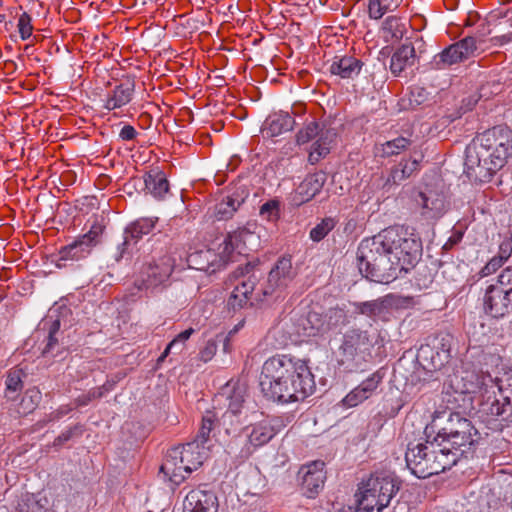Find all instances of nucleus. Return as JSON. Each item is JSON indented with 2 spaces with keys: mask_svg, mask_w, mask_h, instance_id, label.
<instances>
[{
  "mask_svg": "<svg viewBox=\"0 0 512 512\" xmlns=\"http://www.w3.org/2000/svg\"><path fill=\"white\" fill-rule=\"evenodd\" d=\"M422 243L404 226H392L361 241L357 260L359 271L377 283H390L398 272L408 271L419 260Z\"/></svg>",
  "mask_w": 512,
  "mask_h": 512,
  "instance_id": "nucleus-1",
  "label": "nucleus"
},
{
  "mask_svg": "<svg viewBox=\"0 0 512 512\" xmlns=\"http://www.w3.org/2000/svg\"><path fill=\"white\" fill-rule=\"evenodd\" d=\"M259 385L267 399L282 404L302 401L315 388L307 363L290 355L268 358L263 363Z\"/></svg>",
  "mask_w": 512,
  "mask_h": 512,
  "instance_id": "nucleus-2",
  "label": "nucleus"
},
{
  "mask_svg": "<svg viewBox=\"0 0 512 512\" xmlns=\"http://www.w3.org/2000/svg\"><path fill=\"white\" fill-rule=\"evenodd\" d=\"M465 172L474 181L488 182L512 156V130L496 126L477 135L466 148Z\"/></svg>",
  "mask_w": 512,
  "mask_h": 512,
  "instance_id": "nucleus-3",
  "label": "nucleus"
},
{
  "mask_svg": "<svg viewBox=\"0 0 512 512\" xmlns=\"http://www.w3.org/2000/svg\"><path fill=\"white\" fill-rule=\"evenodd\" d=\"M206 455L204 446L195 441L174 447L168 451L160 472L173 484L180 485L192 471L203 464Z\"/></svg>",
  "mask_w": 512,
  "mask_h": 512,
  "instance_id": "nucleus-4",
  "label": "nucleus"
},
{
  "mask_svg": "<svg viewBox=\"0 0 512 512\" xmlns=\"http://www.w3.org/2000/svg\"><path fill=\"white\" fill-rule=\"evenodd\" d=\"M398 487L391 476L372 474L359 486L358 506L360 511L381 512L395 496Z\"/></svg>",
  "mask_w": 512,
  "mask_h": 512,
  "instance_id": "nucleus-5",
  "label": "nucleus"
},
{
  "mask_svg": "<svg viewBox=\"0 0 512 512\" xmlns=\"http://www.w3.org/2000/svg\"><path fill=\"white\" fill-rule=\"evenodd\" d=\"M373 342L368 332L359 329H352L344 335L340 350L343 355L342 362H355L356 364L365 361L370 356Z\"/></svg>",
  "mask_w": 512,
  "mask_h": 512,
  "instance_id": "nucleus-6",
  "label": "nucleus"
},
{
  "mask_svg": "<svg viewBox=\"0 0 512 512\" xmlns=\"http://www.w3.org/2000/svg\"><path fill=\"white\" fill-rule=\"evenodd\" d=\"M413 202L425 219H438L446 211V198L442 191L426 186L412 195Z\"/></svg>",
  "mask_w": 512,
  "mask_h": 512,
  "instance_id": "nucleus-7",
  "label": "nucleus"
},
{
  "mask_svg": "<svg viewBox=\"0 0 512 512\" xmlns=\"http://www.w3.org/2000/svg\"><path fill=\"white\" fill-rule=\"evenodd\" d=\"M259 226L256 223H248L245 227L229 233L222 245L230 252V259L233 260V253L243 254L247 250H257L260 246Z\"/></svg>",
  "mask_w": 512,
  "mask_h": 512,
  "instance_id": "nucleus-8",
  "label": "nucleus"
},
{
  "mask_svg": "<svg viewBox=\"0 0 512 512\" xmlns=\"http://www.w3.org/2000/svg\"><path fill=\"white\" fill-rule=\"evenodd\" d=\"M484 310L494 318H502L512 312V287L489 285L483 297Z\"/></svg>",
  "mask_w": 512,
  "mask_h": 512,
  "instance_id": "nucleus-9",
  "label": "nucleus"
},
{
  "mask_svg": "<svg viewBox=\"0 0 512 512\" xmlns=\"http://www.w3.org/2000/svg\"><path fill=\"white\" fill-rule=\"evenodd\" d=\"M229 261H231L230 252H227L222 244L219 246L218 253L212 249H203L192 252L187 257V263L190 268L209 274L215 273Z\"/></svg>",
  "mask_w": 512,
  "mask_h": 512,
  "instance_id": "nucleus-10",
  "label": "nucleus"
},
{
  "mask_svg": "<svg viewBox=\"0 0 512 512\" xmlns=\"http://www.w3.org/2000/svg\"><path fill=\"white\" fill-rule=\"evenodd\" d=\"M475 51L476 40L474 37L468 36L434 56L432 64L436 69H444L468 59L474 55Z\"/></svg>",
  "mask_w": 512,
  "mask_h": 512,
  "instance_id": "nucleus-11",
  "label": "nucleus"
},
{
  "mask_svg": "<svg viewBox=\"0 0 512 512\" xmlns=\"http://www.w3.org/2000/svg\"><path fill=\"white\" fill-rule=\"evenodd\" d=\"M175 262L169 255L160 257L157 261L148 263L141 270L140 289L157 287L165 283L171 276Z\"/></svg>",
  "mask_w": 512,
  "mask_h": 512,
  "instance_id": "nucleus-12",
  "label": "nucleus"
},
{
  "mask_svg": "<svg viewBox=\"0 0 512 512\" xmlns=\"http://www.w3.org/2000/svg\"><path fill=\"white\" fill-rule=\"evenodd\" d=\"M428 452H431L433 461L430 466L420 469V473H435L439 474L446 469L455 465L460 457V453L453 451L448 445L443 444L439 438H434L433 441L428 442Z\"/></svg>",
  "mask_w": 512,
  "mask_h": 512,
  "instance_id": "nucleus-13",
  "label": "nucleus"
},
{
  "mask_svg": "<svg viewBox=\"0 0 512 512\" xmlns=\"http://www.w3.org/2000/svg\"><path fill=\"white\" fill-rule=\"evenodd\" d=\"M293 277L291 260L289 258H281L269 272L267 280L263 284V294L266 296H278L292 281Z\"/></svg>",
  "mask_w": 512,
  "mask_h": 512,
  "instance_id": "nucleus-14",
  "label": "nucleus"
},
{
  "mask_svg": "<svg viewBox=\"0 0 512 512\" xmlns=\"http://www.w3.org/2000/svg\"><path fill=\"white\" fill-rule=\"evenodd\" d=\"M301 485L307 497H314L323 488L326 480L325 463L317 460L302 466L299 470Z\"/></svg>",
  "mask_w": 512,
  "mask_h": 512,
  "instance_id": "nucleus-15",
  "label": "nucleus"
},
{
  "mask_svg": "<svg viewBox=\"0 0 512 512\" xmlns=\"http://www.w3.org/2000/svg\"><path fill=\"white\" fill-rule=\"evenodd\" d=\"M382 380L383 374L380 371L374 372L343 398V405L352 408L369 399L376 392Z\"/></svg>",
  "mask_w": 512,
  "mask_h": 512,
  "instance_id": "nucleus-16",
  "label": "nucleus"
},
{
  "mask_svg": "<svg viewBox=\"0 0 512 512\" xmlns=\"http://www.w3.org/2000/svg\"><path fill=\"white\" fill-rule=\"evenodd\" d=\"M184 512H217L218 499L211 491L193 489L183 502Z\"/></svg>",
  "mask_w": 512,
  "mask_h": 512,
  "instance_id": "nucleus-17",
  "label": "nucleus"
},
{
  "mask_svg": "<svg viewBox=\"0 0 512 512\" xmlns=\"http://www.w3.org/2000/svg\"><path fill=\"white\" fill-rule=\"evenodd\" d=\"M428 442L418 443L415 446H409L406 452V463L411 472L418 478H428L435 473H420L422 468L430 466L433 461L431 452H428Z\"/></svg>",
  "mask_w": 512,
  "mask_h": 512,
  "instance_id": "nucleus-18",
  "label": "nucleus"
},
{
  "mask_svg": "<svg viewBox=\"0 0 512 512\" xmlns=\"http://www.w3.org/2000/svg\"><path fill=\"white\" fill-rule=\"evenodd\" d=\"M256 281L257 278L254 274L238 277L228 298V306L233 310L244 307L255 289Z\"/></svg>",
  "mask_w": 512,
  "mask_h": 512,
  "instance_id": "nucleus-19",
  "label": "nucleus"
},
{
  "mask_svg": "<svg viewBox=\"0 0 512 512\" xmlns=\"http://www.w3.org/2000/svg\"><path fill=\"white\" fill-rule=\"evenodd\" d=\"M249 444L254 448L267 444L277 433L272 420L263 419L247 426L244 430Z\"/></svg>",
  "mask_w": 512,
  "mask_h": 512,
  "instance_id": "nucleus-20",
  "label": "nucleus"
},
{
  "mask_svg": "<svg viewBox=\"0 0 512 512\" xmlns=\"http://www.w3.org/2000/svg\"><path fill=\"white\" fill-rule=\"evenodd\" d=\"M294 124V118L288 113H274L265 120L261 132L263 137L273 138L282 133L291 131Z\"/></svg>",
  "mask_w": 512,
  "mask_h": 512,
  "instance_id": "nucleus-21",
  "label": "nucleus"
},
{
  "mask_svg": "<svg viewBox=\"0 0 512 512\" xmlns=\"http://www.w3.org/2000/svg\"><path fill=\"white\" fill-rule=\"evenodd\" d=\"M416 63L415 48L411 43L403 44L392 55L390 70L395 76L401 75L404 71L412 68Z\"/></svg>",
  "mask_w": 512,
  "mask_h": 512,
  "instance_id": "nucleus-22",
  "label": "nucleus"
},
{
  "mask_svg": "<svg viewBox=\"0 0 512 512\" xmlns=\"http://www.w3.org/2000/svg\"><path fill=\"white\" fill-rule=\"evenodd\" d=\"M91 251L92 248L79 237L71 244L59 250L57 266L65 267L68 261L74 262L85 259L90 255Z\"/></svg>",
  "mask_w": 512,
  "mask_h": 512,
  "instance_id": "nucleus-23",
  "label": "nucleus"
},
{
  "mask_svg": "<svg viewBox=\"0 0 512 512\" xmlns=\"http://www.w3.org/2000/svg\"><path fill=\"white\" fill-rule=\"evenodd\" d=\"M336 131L333 128H321L317 140L311 146L309 161L317 163L321 158L329 154L336 139Z\"/></svg>",
  "mask_w": 512,
  "mask_h": 512,
  "instance_id": "nucleus-24",
  "label": "nucleus"
},
{
  "mask_svg": "<svg viewBox=\"0 0 512 512\" xmlns=\"http://www.w3.org/2000/svg\"><path fill=\"white\" fill-rule=\"evenodd\" d=\"M300 321L301 328L297 329L294 333L297 338L315 337L327 332L324 316L315 311L309 312Z\"/></svg>",
  "mask_w": 512,
  "mask_h": 512,
  "instance_id": "nucleus-25",
  "label": "nucleus"
},
{
  "mask_svg": "<svg viewBox=\"0 0 512 512\" xmlns=\"http://www.w3.org/2000/svg\"><path fill=\"white\" fill-rule=\"evenodd\" d=\"M325 181L326 176L322 172L308 175L296 190L299 201L304 203L315 197L321 191Z\"/></svg>",
  "mask_w": 512,
  "mask_h": 512,
  "instance_id": "nucleus-26",
  "label": "nucleus"
},
{
  "mask_svg": "<svg viewBox=\"0 0 512 512\" xmlns=\"http://www.w3.org/2000/svg\"><path fill=\"white\" fill-rule=\"evenodd\" d=\"M361 66V62L352 56L335 57L330 66V72L341 78L349 79L360 73Z\"/></svg>",
  "mask_w": 512,
  "mask_h": 512,
  "instance_id": "nucleus-27",
  "label": "nucleus"
},
{
  "mask_svg": "<svg viewBox=\"0 0 512 512\" xmlns=\"http://www.w3.org/2000/svg\"><path fill=\"white\" fill-rule=\"evenodd\" d=\"M355 310L367 317L388 321L390 314L384 297L354 304Z\"/></svg>",
  "mask_w": 512,
  "mask_h": 512,
  "instance_id": "nucleus-28",
  "label": "nucleus"
},
{
  "mask_svg": "<svg viewBox=\"0 0 512 512\" xmlns=\"http://www.w3.org/2000/svg\"><path fill=\"white\" fill-rule=\"evenodd\" d=\"M134 84L131 82L117 85L108 95L104 107L108 110L121 108L132 100Z\"/></svg>",
  "mask_w": 512,
  "mask_h": 512,
  "instance_id": "nucleus-29",
  "label": "nucleus"
},
{
  "mask_svg": "<svg viewBox=\"0 0 512 512\" xmlns=\"http://www.w3.org/2000/svg\"><path fill=\"white\" fill-rule=\"evenodd\" d=\"M245 391V386L239 383H228L226 385V387L223 390V394L227 396L229 403L228 410L223 415L224 418L228 417L230 414L237 415L241 411V408L243 407L244 403Z\"/></svg>",
  "mask_w": 512,
  "mask_h": 512,
  "instance_id": "nucleus-30",
  "label": "nucleus"
},
{
  "mask_svg": "<svg viewBox=\"0 0 512 512\" xmlns=\"http://www.w3.org/2000/svg\"><path fill=\"white\" fill-rule=\"evenodd\" d=\"M475 433H453V434H444V431H440L436 438L445 444L448 445L453 451H457L460 453V456L465 451L464 448H469L475 441Z\"/></svg>",
  "mask_w": 512,
  "mask_h": 512,
  "instance_id": "nucleus-31",
  "label": "nucleus"
},
{
  "mask_svg": "<svg viewBox=\"0 0 512 512\" xmlns=\"http://www.w3.org/2000/svg\"><path fill=\"white\" fill-rule=\"evenodd\" d=\"M406 32L405 23L396 16H388L382 23L380 35L385 42H396L402 39Z\"/></svg>",
  "mask_w": 512,
  "mask_h": 512,
  "instance_id": "nucleus-32",
  "label": "nucleus"
},
{
  "mask_svg": "<svg viewBox=\"0 0 512 512\" xmlns=\"http://www.w3.org/2000/svg\"><path fill=\"white\" fill-rule=\"evenodd\" d=\"M145 189L155 198L163 199L169 191V183L163 172L148 173L144 177Z\"/></svg>",
  "mask_w": 512,
  "mask_h": 512,
  "instance_id": "nucleus-33",
  "label": "nucleus"
},
{
  "mask_svg": "<svg viewBox=\"0 0 512 512\" xmlns=\"http://www.w3.org/2000/svg\"><path fill=\"white\" fill-rule=\"evenodd\" d=\"M418 169L419 162L416 159L402 161L391 170L385 185H398Z\"/></svg>",
  "mask_w": 512,
  "mask_h": 512,
  "instance_id": "nucleus-34",
  "label": "nucleus"
},
{
  "mask_svg": "<svg viewBox=\"0 0 512 512\" xmlns=\"http://www.w3.org/2000/svg\"><path fill=\"white\" fill-rule=\"evenodd\" d=\"M155 226V221L151 218H142L130 225L125 231L124 245H130V241L134 243L143 235L148 234Z\"/></svg>",
  "mask_w": 512,
  "mask_h": 512,
  "instance_id": "nucleus-35",
  "label": "nucleus"
},
{
  "mask_svg": "<svg viewBox=\"0 0 512 512\" xmlns=\"http://www.w3.org/2000/svg\"><path fill=\"white\" fill-rule=\"evenodd\" d=\"M25 374L22 369H11L6 378L5 398L9 401H15L23 389V378Z\"/></svg>",
  "mask_w": 512,
  "mask_h": 512,
  "instance_id": "nucleus-36",
  "label": "nucleus"
},
{
  "mask_svg": "<svg viewBox=\"0 0 512 512\" xmlns=\"http://www.w3.org/2000/svg\"><path fill=\"white\" fill-rule=\"evenodd\" d=\"M444 431V434H453V433H475L477 434V430L472 425L471 421L466 418H462L459 414H452L448 420V423L445 427L441 429Z\"/></svg>",
  "mask_w": 512,
  "mask_h": 512,
  "instance_id": "nucleus-37",
  "label": "nucleus"
},
{
  "mask_svg": "<svg viewBox=\"0 0 512 512\" xmlns=\"http://www.w3.org/2000/svg\"><path fill=\"white\" fill-rule=\"evenodd\" d=\"M402 0H369L368 13L371 19H380L387 12L394 11Z\"/></svg>",
  "mask_w": 512,
  "mask_h": 512,
  "instance_id": "nucleus-38",
  "label": "nucleus"
},
{
  "mask_svg": "<svg viewBox=\"0 0 512 512\" xmlns=\"http://www.w3.org/2000/svg\"><path fill=\"white\" fill-rule=\"evenodd\" d=\"M218 423L217 415L213 411H206L202 417L201 426L195 442L204 446L210 439L211 432L214 430Z\"/></svg>",
  "mask_w": 512,
  "mask_h": 512,
  "instance_id": "nucleus-39",
  "label": "nucleus"
},
{
  "mask_svg": "<svg viewBox=\"0 0 512 512\" xmlns=\"http://www.w3.org/2000/svg\"><path fill=\"white\" fill-rule=\"evenodd\" d=\"M41 399L42 394L39 389L36 387L29 388L20 401L18 413L22 415L32 413L41 402Z\"/></svg>",
  "mask_w": 512,
  "mask_h": 512,
  "instance_id": "nucleus-40",
  "label": "nucleus"
},
{
  "mask_svg": "<svg viewBox=\"0 0 512 512\" xmlns=\"http://www.w3.org/2000/svg\"><path fill=\"white\" fill-rule=\"evenodd\" d=\"M487 378L498 389L502 400L507 404H512V371L505 372L503 376L496 377L494 380L490 376Z\"/></svg>",
  "mask_w": 512,
  "mask_h": 512,
  "instance_id": "nucleus-41",
  "label": "nucleus"
},
{
  "mask_svg": "<svg viewBox=\"0 0 512 512\" xmlns=\"http://www.w3.org/2000/svg\"><path fill=\"white\" fill-rule=\"evenodd\" d=\"M410 143L411 142L408 138L397 137L393 140L381 144L379 147H377V152L382 157L398 155L404 151L410 145Z\"/></svg>",
  "mask_w": 512,
  "mask_h": 512,
  "instance_id": "nucleus-42",
  "label": "nucleus"
},
{
  "mask_svg": "<svg viewBox=\"0 0 512 512\" xmlns=\"http://www.w3.org/2000/svg\"><path fill=\"white\" fill-rule=\"evenodd\" d=\"M16 509L18 512H45L44 505L36 498L34 494L22 493L17 501Z\"/></svg>",
  "mask_w": 512,
  "mask_h": 512,
  "instance_id": "nucleus-43",
  "label": "nucleus"
},
{
  "mask_svg": "<svg viewBox=\"0 0 512 512\" xmlns=\"http://www.w3.org/2000/svg\"><path fill=\"white\" fill-rule=\"evenodd\" d=\"M240 203L231 197H227L216 204L215 217L217 220H227L232 218L237 211Z\"/></svg>",
  "mask_w": 512,
  "mask_h": 512,
  "instance_id": "nucleus-44",
  "label": "nucleus"
},
{
  "mask_svg": "<svg viewBox=\"0 0 512 512\" xmlns=\"http://www.w3.org/2000/svg\"><path fill=\"white\" fill-rule=\"evenodd\" d=\"M389 314L394 311L408 309L413 305V298L397 294H388L384 296Z\"/></svg>",
  "mask_w": 512,
  "mask_h": 512,
  "instance_id": "nucleus-45",
  "label": "nucleus"
},
{
  "mask_svg": "<svg viewBox=\"0 0 512 512\" xmlns=\"http://www.w3.org/2000/svg\"><path fill=\"white\" fill-rule=\"evenodd\" d=\"M335 224V220L331 217L322 219L320 223L311 229L310 238L315 242L321 241L335 227Z\"/></svg>",
  "mask_w": 512,
  "mask_h": 512,
  "instance_id": "nucleus-46",
  "label": "nucleus"
},
{
  "mask_svg": "<svg viewBox=\"0 0 512 512\" xmlns=\"http://www.w3.org/2000/svg\"><path fill=\"white\" fill-rule=\"evenodd\" d=\"M464 381L462 387H459L458 390L460 393L464 394H470V393H476L478 391H481L483 387L487 386V383L485 382V378L480 382L479 377L473 373H467L465 377L462 378Z\"/></svg>",
  "mask_w": 512,
  "mask_h": 512,
  "instance_id": "nucleus-47",
  "label": "nucleus"
},
{
  "mask_svg": "<svg viewBox=\"0 0 512 512\" xmlns=\"http://www.w3.org/2000/svg\"><path fill=\"white\" fill-rule=\"evenodd\" d=\"M325 325H327V332L338 328L345 324L346 315L340 308H331L324 315Z\"/></svg>",
  "mask_w": 512,
  "mask_h": 512,
  "instance_id": "nucleus-48",
  "label": "nucleus"
},
{
  "mask_svg": "<svg viewBox=\"0 0 512 512\" xmlns=\"http://www.w3.org/2000/svg\"><path fill=\"white\" fill-rule=\"evenodd\" d=\"M508 405L505 401L501 403L499 398H495L491 403H483L481 410L488 415L498 417L505 413Z\"/></svg>",
  "mask_w": 512,
  "mask_h": 512,
  "instance_id": "nucleus-49",
  "label": "nucleus"
},
{
  "mask_svg": "<svg viewBox=\"0 0 512 512\" xmlns=\"http://www.w3.org/2000/svg\"><path fill=\"white\" fill-rule=\"evenodd\" d=\"M31 16L24 12L18 18V31L22 40L28 39L32 35L33 26H32Z\"/></svg>",
  "mask_w": 512,
  "mask_h": 512,
  "instance_id": "nucleus-50",
  "label": "nucleus"
},
{
  "mask_svg": "<svg viewBox=\"0 0 512 512\" xmlns=\"http://www.w3.org/2000/svg\"><path fill=\"white\" fill-rule=\"evenodd\" d=\"M319 125L315 122H311L302 130H300L297 134V142L299 144H305L311 139L318 136L320 132Z\"/></svg>",
  "mask_w": 512,
  "mask_h": 512,
  "instance_id": "nucleus-51",
  "label": "nucleus"
},
{
  "mask_svg": "<svg viewBox=\"0 0 512 512\" xmlns=\"http://www.w3.org/2000/svg\"><path fill=\"white\" fill-rule=\"evenodd\" d=\"M103 232V227L100 224H93L90 230L80 238L85 241L91 248L96 246L98 238Z\"/></svg>",
  "mask_w": 512,
  "mask_h": 512,
  "instance_id": "nucleus-52",
  "label": "nucleus"
},
{
  "mask_svg": "<svg viewBox=\"0 0 512 512\" xmlns=\"http://www.w3.org/2000/svg\"><path fill=\"white\" fill-rule=\"evenodd\" d=\"M217 341L214 339H210L206 342L205 346L200 350L199 357L203 362L210 361L217 352Z\"/></svg>",
  "mask_w": 512,
  "mask_h": 512,
  "instance_id": "nucleus-53",
  "label": "nucleus"
},
{
  "mask_svg": "<svg viewBox=\"0 0 512 512\" xmlns=\"http://www.w3.org/2000/svg\"><path fill=\"white\" fill-rule=\"evenodd\" d=\"M260 214L269 221H273L278 217V203L276 201H269L263 204L260 208Z\"/></svg>",
  "mask_w": 512,
  "mask_h": 512,
  "instance_id": "nucleus-54",
  "label": "nucleus"
},
{
  "mask_svg": "<svg viewBox=\"0 0 512 512\" xmlns=\"http://www.w3.org/2000/svg\"><path fill=\"white\" fill-rule=\"evenodd\" d=\"M505 262L498 256L493 257L490 261L481 269L480 275L482 277L489 276L495 273Z\"/></svg>",
  "mask_w": 512,
  "mask_h": 512,
  "instance_id": "nucleus-55",
  "label": "nucleus"
},
{
  "mask_svg": "<svg viewBox=\"0 0 512 512\" xmlns=\"http://www.w3.org/2000/svg\"><path fill=\"white\" fill-rule=\"evenodd\" d=\"M194 333L193 328L186 329L185 331H182L179 333L171 342L170 346H180V351L183 348L184 343L191 337V335Z\"/></svg>",
  "mask_w": 512,
  "mask_h": 512,
  "instance_id": "nucleus-56",
  "label": "nucleus"
},
{
  "mask_svg": "<svg viewBox=\"0 0 512 512\" xmlns=\"http://www.w3.org/2000/svg\"><path fill=\"white\" fill-rule=\"evenodd\" d=\"M494 285H503V287H512V267L505 268L498 276V281Z\"/></svg>",
  "mask_w": 512,
  "mask_h": 512,
  "instance_id": "nucleus-57",
  "label": "nucleus"
},
{
  "mask_svg": "<svg viewBox=\"0 0 512 512\" xmlns=\"http://www.w3.org/2000/svg\"><path fill=\"white\" fill-rule=\"evenodd\" d=\"M512 254V242L509 239L504 240L499 246L498 257L506 262Z\"/></svg>",
  "mask_w": 512,
  "mask_h": 512,
  "instance_id": "nucleus-58",
  "label": "nucleus"
},
{
  "mask_svg": "<svg viewBox=\"0 0 512 512\" xmlns=\"http://www.w3.org/2000/svg\"><path fill=\"white\" fill-rule=\"evenodd\" d=\"M58 329H59V322L56 321L53 323L51 330L49 332L48 343H47L45 349L43 350L44 354L49 353L52 350V348L54 347V345L57 344V339L55 337V333L57 332Z\"/></svg>",
  "mask_w": 512,
  "mask_h": 512,
  "instance_id": "nucleus-59",
  "label": "nucleus"
},
{
  "mask_svg": "<svg viewBox=\"0 0 512 512\" xmlns=\"http://www.w3.org/2000/svg\"><path fill=\"white\" fill-rule=\"evenodd\" d=\"M137 131L131 125H124L119 133V137L124 141H131L136 138Z\"/></svg>",
  "mask_w": 512,
  "mask_h": 512,
  "instance_id": "nucleus-60",
  "label": "nucleus"
},
{
  "mask_svg": "<svg viewBox=\"0 0 512 512\" xmlns=\"http://www.w3.org/2000/svg\"><path fill=\"white\" fill-rule=\"evenodd\" d=\"M462 239V233H456L454 234L453 236H451L448 240V242L445 244V247L446 246H453L455 244H457L458 242H460Z\"/></svg>",
  "mask_w": 512,
  "mask_h": 512,
  "instance_id": "nucleus-61",
  "label": "nucleus"
},
{
  "mask_svg": "<svg viewBox=\"0 0 512 512\" xmlns=\"http://www.w3.org/2000/svg\"><path fill=\"white\" fill-rule=\"evenodd\" d=\"M174 348V346H170V343L167 345L164 352L161 354V356L158 358L157 362L161 363L165 360V358L170 354L171 350Z\"/></svg>",
  "mask_w": 512,
  "mask_h": 512,
  "instance_id": "nucleus-62",
  "label": "nucleus"
},
{
  "mask_svg": "<svg viewBox=\"0 0 512 512\" xmlns=\"http://www.w3.org/2000/svg\"><path fill=\"white\" fill-rule=\"evenodd\" d=\"M228 346H229V338L225 337L224 338V350L225 351H228Z\"/></svg>",
  "mask_w": 512,
  "mask_h": 512,
  "instance_id": "nucleus-63",
  "label": "nucleus"
},
{
  "mask_svg": "<svg viewBox=\"0 0 512 512\" xmlns=\"http://www.w3.org/2000/svg\"><path fill=\"white\" fill-rule=\"evenodd\" d=\"M88 401H89V399H87L86 401H83L81 404L86 405Z\"/></svg>",
  "mask_w": 512,
  "mask_h": 512,
  "instance_id": "nucleus-64",
  "label": "nucleus"
}]
</instances>
